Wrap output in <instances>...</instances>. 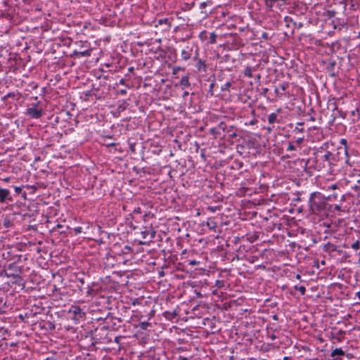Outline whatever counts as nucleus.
Listing matches in <instances>:
<instances>
[{
    "label": "nucleus",
    "instance_id": "nucleus-9",
    "mask_svg": "<svg viewBox=\"0 0 360 360\" xmlns=\"http://www.w3.org/2000/svg\"><path fill=\"white\" fill-rule=\"evenodd\" d=\"M103 144L107 146H115V143H112V142H110V141H106L105 140L103 142Z\"/></svg>",
    "mask_w": 360,
    "mask_h": 360
},
{
    "label": "nucleus",
    "instance_id": "nucleus-2",
    "mask_svg": "<svg viewBox=\"0 0 360 360\" xmlns=\"http://www.w3.org/2000/svg\"><path fill=\"white\" fill-rule=\"evenodd\" d=\"M10 191L7 189L0 188V202H4L8 198Z\"/></svg>",
    "mask_w": 360,
    "mask_h": 360
},
{
    "label": "nucleus",
    "instance_id": "nucleus-5",
    "mask_svg": "<svg viewBox=\"0 0 360 360\" xmlns=\"http://www.w3.org/2000/svg\"><path fill=\"white\" fill-rule=\"evenodd\" d=\"M252 70L250 67H247L244 70V75L248 77H252Z\"/></svg>",
    "mask_w": 360,
    "mask_h": 360
},
{
    "label": "nucleus",
    "instance_id": "nucleus-29",
    "mask_svg": "<svg viewBox=\"0 0 360 360\" xmlns=\"http://www.w3.org/2000/svg\"><path fill=\"white\" fill-rule=\"evenodd\" d=\"M297 278H298V279L300 278V276L299 274L297 275Z\"/></svg>",
    "mask_w": 360,
    "mask_h": 360
},
{
    "label": "nucleus",
    "instance_id": "nucleus-3",
    "mask_svg": "<svg viewBox=\"0 0 360 360\" xmlns=\"http://www.w3.org/2000/svg\"><path fill=\"white\" fill-rule=\"evenodd\" d=\"M180 84L184 86H189L188 77L187 76H184L181 77L180 80Z\"/></svg>",
    "mask_w": 360,
    "mask_h": 360
},
{
    "label": "nucleus",
    "instance_id": "nucleus-20",
    "mask_svg": "<svg viewBox=\"0 0 360 360\" xmlns=\"http://www.w3.org/2000/svg\"><path fill=\"white\" fill-rule=\"evenodd\" d=\"M288 148H289V149H290V150H293V149H294V147L292 146V144H289V147H288Z\"/></svg>",
    "mask_w": 360,
    "mask_h": 360
},
{
    "label": "nucleus",
    "instance_id": "nucleus-15",
    "mask_svg": "<svg viewBox=\"0 0 360 360\" xmlns=\"http://www.w3.org/2000/svg\"><path fill=\"white\" fill-rule=\"evenodd\" d=\"M74 230L76 232V233H79L82 232V228L81 227L75 228Z\"/></svg>",
    "mask_w": 360,
    "mask_h": 360
},
{
    "label": "nucleus",
    "instance_id": "nucleus-11",
    "mask_svg": "<svg viewBox=\"0 0 360 360\" xmlns=\"http://www.w3.org/2000/svg\"><path fill=\"white\" fill-rule=\"evenodd\" d=\"M352 247L353 249L358 250L359 248V241H356L354 243H353Z\"/></svg>",
    "mask_w": 360,
    "mask_h": 360
},
{
    "label": "nucleus",
    "instance_id": "nucleus-23",
    "mask_svg": "<svg viewBox=\"0 0 360 360\" xmlns=\"http://www.w3.org/2000/svg\"><path fill=\"white\" fill-rule=\"evenodd\" d=\"M80 309H76L75 311H74V313L75 314H77L78 311H79Z\"/></svg>",
    "mask_w": 360,
    "mask_h": 360
},
{
    "label": "nucleus",
    "instance_id": "nucleus-24",
    "mask_svg": "<svg viewBox=\"0 0 360 360\" xmlns=\"http://www.w3.org/2000/svg\"><path fill=\"white\" fill-rule=\"evenodd\" d=\"M130 147H131V150L134 151V146L133 144H131Z\"/></svg>",
    "mask_w": 360,
    "mask_h": 360
},
{
    "label": "nucleus",
    "instance_id": "nucleus-6",
    "mask_svg": "<svg viewBox=\"0 0 360 360\" xmlns=\"http://www.w3.org/2000/svg\"><path fill=\"white\" fill-rule=\"evenodd\" d=\"M335 355H344V352L341 349H335L332 352L331 356H335Z\"/></svg>",
    "mask_w": 360,
    "mask_h": 360
},
{
    "label": "nucleus",
    "instance_id": "nucleus-12",
    "mask_svg": "<svg viewBox=\"0 0 360 360\" xmlns=\"http://www.w3.org/2000/svg\"><path fill=\"white\" fill-rule=\"evenodd\" d=\"M4 226H6V227H9L11 226V221H10L9 219H6L4 220Z\"/></svg>",
    "mask_w": 360,
    "mask_h": 360
},
{
    "label": "nucleus",
    "instance_id": "nucleus-28",
    "mask_svg": "<svg viewBox=\"0 0 360 360\" xmlns=\"http://www.w3.org/2000/svg\"><path fill=\"white\" fill-rule=\"evenodd\" d=\"M302 139H299L297 140V142H298V143H300V142H302Z\"/></svg>",
    "mask_w": 360,
    "mask_h": 360
},
{
    "label": "nucleus",
    "instance_id": "nucleus-10",
    "mask_svg": "<svg viewBox=\"0 0 360 360\" xmlns=\"http://www.w3.org/2000/svg\"><path fill=\"white\" fill-rule=\"evenodd\" d=\"M295 288L297 289L302 295L305 292V288L304 286H300L299 288L295 286Z\"/></svg>",
    "mask_w": 360,
    "mask_h": 360
},
{
    "label": "nucleus",
    "instance_id": "nucleus-32",
    "mask_svg": "<svg viewBox=\"0 0 360 360\" xmlns=\"http://www.w3.org/2000/svg\"><path fill=\"white\" fill-rule=\"evenodd\" d=\"M359 263H360V259H359Z\"/></svg>",
    "mask_w": 360,
    "mask_h": 360
},
{
    "label": "nucleus",
    "instance_id": "nucleus-30",
    "mask_svg": "<svg viewBox=\"0 0 360 360\" xmlns=\"http://www.w3.org/2000/svg\"><path fill=\"white\" fill-rule=\"evenodd\" d=\"M229 85H230V83H229V82L226 84V86H229Z\"/></svg>",
    "mask_w": 360,
    "mask_h": 360
},
{
    "label": "nucleus",
    "instance_id": "nucleus-26",
    "mask_svg": "<svg viewBox=\"0 0 360 360\" xmlns=\"http://www.w3.org/2000/svg\"><path fill=\"white\" fill-rule=\"evenodd\" d=\"M357 296H358V297H359V300H360V291L357 292Z\"/></svg>",
    "mask_w": 360,
    "mask_h": 360
},
{
    "label": "nucleus",
    "instance_id": "nucleus-22",
    "mask_svg": "<svg viewBox=\"0 0 360 360\" xmlns=\"http://www.w3.org/2000/svg\"><path fill=\"white\" fill-rule=\"evenodd\" d=\"M179 359L180 360H187V359L186 357H182V356H180Z\"/></svg>",
    "mask_w": 360,
    "mask_h": 360
},
{
    "label": "nucleus",
    "instance_id": "nucleus-1",
    "mask_svg": "<svg viewBox=\"0 0 360 360\" xmlns=\"http://www.w3.org/2000/svg\"><path fill=\"white\" fill-rule=\"evenodd\" d=\"M43 108L40 103L33 104L26 110V114L31 118L38 119L43 115Z\"/></svg>",
    "mask_w": 360,
    "mask_h": 360
},
{
    "label": "nucleus",
    "instance_id": "nucleus-25",
    "mask_svg": "<svg viewBox=\"0 0 360 360\" xmlns=\"http://www.w3.org/2000/svg\"><path fill=\"white\" fill-rule=\"evenodd\" d=\"M275 338H276V337H275V335H271V338L272 340L275 339Z\"/></svg>",
    "mask_w": 360,
    "mask_h": 360
},
{
    "label": "nucleus",
    "instance_id": "nucleus-18",
    "mask_svg": "<svg viewBox=\"0 0 360 360\" xmlns=\"http://www.w3.org/2000/svg\"><path fill=\"white\" fill-rule=\"evenodd\" d=\"M196 264H197V262L195 260H193V261L190 262V264H191V265H195Z\"/></svg>",
    "mask_w": 360,
    "mask_h": 360
},
{
    "label": "nucleus",
    "instance_id": "nucleus-8",
    "mask_svg": "<svg viewBox=\"0 0 360 360\" xmlns=\"http://www.w3.org/2000/svg\"><path fill=\"white\" fill-rule=\"evenodd\" d=\"M216 37L217 36H216V34L214 32H212L211 34V35H210V42L211 43H212V44L215 43V41H216Z\"/></svg>",
    "mask_w": 360,
    "mask_h": 360
},
{
    "label": "nucleus",
    "instance_id": "nucleus-4",
    "mask_svg": "<svg viewBox=\"0 0 360 360\" xmlns=\"http://www.w3.org/2000/svg\"><path fill=\"white\" fill-rule=\"evenodd\" d=\"M277 115L276 113H271L268 117V121L269 123H274L276 121Z\"/></svg>",
    "mask_w": 360,
    "mask_h": 360
},
{
    "label": "nucleus",
    "instance_id": "nucleus-31",
    "mask_svg": "<svg viewBox=\"0 0 360 360\" xmlns=\"http://www.w3.org/2000/svg\"><path fill=\"white\" fill-rule=\"evenodd\" d=\"M142 325H143V326H145V325H147V323H143Z\"/></svg>",
    "mask_w": 360,
    "mask_h": 360
},
{
    "label": "nucleus",
    "instance_id": "nucleus-27",
    "mask_svg": "<svg viewBox=\"0 0 360 360\" xmlns=\"http://www.w3.org/2000/svg\"><path fill=\"white\" fill-rule=\"evenodd\" d=\"M266 37H267V34H266V33H264V34H263V37L266 38Z\"/></svg>",
    "mask_w": 360,
    "mask_h": 360
},
{
    "label": "nucleus",
    "instance_id": "nucleus-13",
    "mask_svg": "<svg viewBox=\"0 0 360 360\" xmlns=\"http://www.w3.org/2000/svg\"><path fill=\"white\" fill-rule=\"evenodd\" d=\"M182 56L185 60L188 59L189 57L187 56V52L186 51H182Z\"/></svg>",
    "mask_w": 360,
    "mask_h": 360
},
{
    "label": "nucleus",
    "instance_id": "nucleus-21",
    "mask_svg": "<svg viewBox=\"0 0 360 360\" xmlns=\"http://www.w3.org/2000/svg\"><path fill=\"white\" fill-rule=\"evenodd\" d=\"M341 143H343V144H346V140L345 139H342L341 140Z\"/></svg>",
    "mask_w": 360,
    "mask_h": 360
},
{
    "label": "nucleus",
    "instance_id": "nucleus-19",
    "mask_svg": "<svg viewBox=\"0 0 360 360\" xmlns=\"http://www.w3.org/2000/svg\"><path fill=\"white\" fill-rule=\"evenodd\" d=\"M9 180H10L9 177H6V178L4 179V181H6V182L9 181Z\"/></svg>",
    "mask_w": 360,
    "mask_h": 360
},
{
    "label": "nucleus",
    "instance_id": "nucleus-17",
    "mask_svg": "<svg viewBox=\"0 0 360 360\" xmlns=\"http://www.w3.org/2000/svg\"><path fill=\"white\" fill-rule=\"evenodd\" d=\"M81 54H82V56H85V55H89V51H86L82 52V53H81Z\"/></svg>",
    "mask_w": 360,
    "mask_h": 360
},
{
    "label": "nucleus",
    "instance_id": "nucleus-14",
    "mask_svg": "<svg viewBox=\"0 0 360 360\" xmlns=\"http://www.w3.org/2000/svg\"><path fill=\"white\" fill-rule=\"evenodd\" d=\"M332 155L331 153L328 152L325 155L324 158L326 160H329V158Z\"/></svg>",
    "mask_w": 360,
    "mask_h": 360
},
{
    "label": "nucleus",
    "instance_id": "nucleus-7",
    "mask_svg": "<svg viewBox=\"0 0 360 360\" xmlns=\"http://www.w3.org/2000/svg\"><path fill=\"white\" fill-rule=\"evenodd\" d=\"M11 269V266H10L8 267V269L6 271V274H7V276H17L18 275V271H16V274H11V273H10V272H9V271H10Z\"/></svg>",
    "mask_w": 360,
    "mask_h": 360
},
{
    "label": "nucleus",
    "instance_id": "nucleus-16",
    "mask_svg": "<svg viewBox=\"0 0 360 360\" xmlns=\"http://www.w3.org/2000/svg\"><path fill=\"white\" fill-rule=\"evenodd\" d=\"M15 190L18 193L21 192V188L20 187H15Z\"/></svg>",
    "mask_w": 360,
    "mask_h": 360
}]
</instances>
